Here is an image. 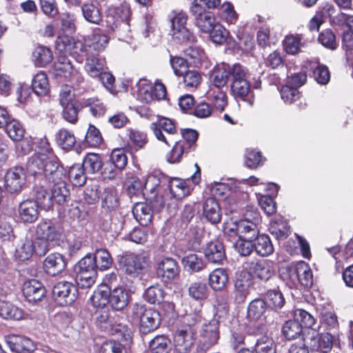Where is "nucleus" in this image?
I'll return each mask as SVG.
<instances>
[{
    "label": "nucleus",
    "instance_id": "nucleus-18",
    "mask_svg": "<svg viewBox=\"0 0 353 353\" xmlns=\"http://www.w3.org/2000/svg\"><path fill=\"white\" fill-rule=\"evenodd\" d=\"M6 341L10 350L17 353H30L34 350L32 341L23 336L8 335Z\"/></svg>",
    "mask_w": 353,
    "mask_h": 353
},
{
    "label": "nucleus",
    "instance_id": "nucleus-64",
    "mask_svg": "<svg viewBox=\"0 0 353 353\" xmlns=\"http://www.w3.org/2000/svg\"><path fill=\"white\" fill-rule=\"evenodd\" d=\"M172 39L177 43L194 42L195 37L188 27L171 30Z\"/></svg>",
    "mask_w": 353,
    "mask_h": 353
},
{
    "label": "nucleus",
    "instance_id": "nucleus-53",
    "mask_svg": "<svg viewBox=\"0 0 353 353\" xmlns=\"http://www.w3.org/2000/svg\"><path fill=\"white\" fill-rule=\"evenodd\" d=\"M92 259L96 264L97 268L100 270L109 268L112 263V257L105 250H98L94 255L92 256Z\"/></svg>",
    "mask_w": 353,
    "mask_h": 353
},
{
    "label": "nucleus",
    "instance_id": "nucleus-49",
    "mask_svg": "<svg viewBox=\"0 0 353 353\" xmlns=\"http://www.w3.org/2000/svg\"><path fill=\"white\" fill-rule=\"evenodd\" d=\"M62 117L70 123L75 124L78 121V114L81 109L79 102L62 105Z\"/></svg>",
    "mask_w": 353,
    "mask_h": 353
},
{
    "label": "nucleus",
    "instance_id": "nucleus-4",
    "mask_svg": "<svg viewBox=\"0 0 353 353\" xmlns=\"http://www.w3.org/2000/svg\"><path fill=\"white\" fill-rule=\"evenodd\" d=\"M123 270L128 274L136 276L148 265V258L144 254H125L119 260Z\"/></svg>",
    "mask_w": 353,
    "mask_h": 353
},
{
    "label": "nucleus",
    "instance_id": "nucleus-60",
    "mask_svg": "<svg viewBox=\"0 0 353 353\" xmlns=\"http://www.w3.org/2000/svg\"><path fill=\"white\" fill-rule=\"evenodd\" d=\"M185 54L187 56L190 63L195 67H199L203 60L205 58V55L203 50L197 46H190L185 51Z\"/></svg>",
    "mask_w": 353,
    "mask_h": 353
},
{
    "label": "nucleus",
    "instance_id": "nucleus-29",
    "mask_svg": "<svg viewBox=\"0 0 353 353\" xmlns=\"http://www.w3.org/2000/svg\"><path fill=\"white\" fill-rule=\"evenodd\" d=\"M231 90L236 97L247 101L250 105H253L254 97L250 93V84L248 80L232 82Z\"/></svg>",
    "mask_w": 353,
    "mask_h": 353
},
{
    "label": "nucleus",
    "instance_id": "nucleus-45",
    "mask_svg": "<svg viewBox=\"0 0 353 353\" xmlns=\"http://www.w3.org/2000/svg\"><path fill=\"white\" fill-rule=\"evenodd\" d=\"M52 72L57 77L68 78L72 74L73 68L69 60L65 57H61L54 63Z\"/></svg>",
    "mask_w": 353,
    "mask_h": 353
},
{
    "label": "nucleus",
    "instance_id": "nucleus-47",
    "mask_svg": "<svg viewBox=\"0 0 353 353\" xmlns=\"http://www.w3.org/2000/svg\"><path fill=\"white\" fill-rule=\"evenodd\" d=\"M85 172L94 174L102 168V162L99 155L94 153L88 154L84 159L82 164Z\"/></svg>",
    "mask_w": 353,
    "mask_h": 353
},
{
    "label": "nucleus",
    "instance_id": "nucleus-46",
    "mask_svg": "<svg viewBox=\"0 0 353 353\" xmlns=\"http://www.w3.org/2000/svg\"><path fill=\"white\" fill-rule=\"evenodd\" d=\"M302 37L299 34L287 35L283 40V48L288 54H295L300 51L303 46Z\"/></svg>",
    "mask_w": 353,
    "mask_h": 353
},
{
    "label": "nucleus",
    "instance_id": "nucleus-13",
    "mask_svg": "<svg viewBox=\"0 0 353 353\" xmlns=\"http://www.w3.org/2000/svg\"><path fill=\"white\" fill-rule=\"evenodd\" d=\"M36 235L49 242L58 241L61 237L62 230L50 221H41L37 226Z\"/></svg>",
    "mask_w": 353,
    "mask_h": 353
},
{
    "label": "nucleus",
    "instance_id": "nucleus-43",
    "mask_svg": "<svg viewBox=\"0 0 353 353\" xmlns=\"http://www.w3.org/2000/svg\"><path fill=\"white\" fill-rule=\"evenodd\" d=\"M254 351L255 353H276V346L272 338L261 336L256 340Z\"/></svg>",
    "mask_w": 353,
    "mask_h": 353
},
{
    "label": "nucleus",
    "instance_id": "nucleus-9",
    "mask_svg": "<svg viewBox=\"0 0 353 353\" xmlns=\"http://www.w3.org/2000/svg\"><path fill=\"white\" fill-rule=\"evenodd\" d=\"M39 205L35 200L26 199L18 206L17 218L22 223H34L39 218Z\"/></svg>",
    "mask_w": 353,
    "mask_h": 353
},
{
    "label": "nucleus",
    "instance_id": "nucleus-63",
    "mask_svg": "<svg viewBox=\"0 0 353 353\" xmlns=\"http://www.w3.org/2000/svg\"><path fill=\"white\" fill-rule=\"evenodd\" d=\"M221 17L230 24H234L238 19V14L234 10L233 5L230 2H224L220 8Z\"/></svg>",
    "mask_w": 353,
    "mask_h": 353
},
{
    "label": "nucleus",
    "instance_id": "nucleus-31",
    "mask_svg": "<svg viewBox=\"0 0 353 353\" xmlns=\"http://www.w3.org/2000/svg\"><path fill=\"white\" fill-rule=\"evenodd\" d=\"M0 316L5 319L19 321L23 319V311L14 305L0 299Z\"/></svg>",
    "mask_w": 353,
    "mask_h": 353
},
{
    "label": "nucleus",
    "instance_id": "nucleus-20",
    "mask_svg": "<svg viewBox=\"0 0 353 353\" xmlns=\"http://www.w3.org/2000/svg\"><path fill=\"white\" fill-rule=\"evenodd\" d=\"M109 305L115 310H122L129 303V294L123 288L109 290Z\"/></svg>",
    "mask_w": 353,
    "mask_h": 353
},
{
    "label": "nucleus",
    "instance_id": "nucleus-34",
    "mask_svg": "<svg viewBox=\"0 0 353 353\" xmlns=\"http://www.w3.org/2000/svg\"><path fill=\"white\" fill-rule=\"evenodd\" d=\"M267 310V303L262 299H256L248 305V317L252 320H259L264 316Z\"/></svg>",
    "mask_w": 353,
    "mask_h": 353
},
{
    "label": "nucleus",
    "instance_id": "nucleus-58",
    "mask_svg": "<svg viewBox=\"0 0 353 353\" xmlns=\"http://www.w3.org/2000/svg\"><path fill=\"white\" fill-rule=\"evenodd\" d=\"M194 20L196 26L203 32H210L216 26L215 18L210 12H208Z\"/></svg>",
    "mask_w": 353,
    "mask_h": 353
},
{
    "label": "nucleus",
    "instance_id": "nucleus-32",
    "mask_svg": "<svg viewBox=\"0 0 353 353\" xmlns=\"http://www.w3.org/2000/svg\"><path fill=\"white\" fill-rule=\"evenodd\" d=\"M53 56L51 50L46 46H39L32 52V59L35 65L43 67L52 60Z\"/></svg>",
    "mask_w": 353,
    "mask_h": 353
},
{
    "label": "nucleus",
    "instance_id": "nucleus-10",
    "mask_svg": "<svg viewBox=\"0 0 353 353\" xmlns=\"http://www.w3.org/2000/svg\"><path fill=\"white\" fill-rule=\"evenodd\" d=\"M244 270L259 279L264 281L268 280L274 274L272 266L270 261L265 260L252 261L245 263Z\"/></svg>",
    "mask_w": 353,
    "mask_h": 353
},
{
    "label": "nucleus",
    "instance_id": "nucleus-5",
    "mask_svg": "<svg viewBox=\"0 0 353 353\" xmlns=\"http://www.w3.org/2000/svg\"><path fill=\"white\" fill-rule=\"evenodd\" d=\"M150 129L159 141L165 143L168 145H170V139L163 134L162 130L169 136L176 133L175 122L169 118L163 117H159L156 121L151 123Z\"/></svg>",
    "mask_w": 353,
    "mask_h": 353
},
{
    "label": "nucleus",
    "instance_id": "nucleus-12",
    "mask_svg": "<svg viewBox=\"0 0 353 353\" xmlns=\"http://www.w3.org/2000/svg\"><path fill=\"white\" fill-rule=\"evenodd\" d=\"M252 283L250 274L243 270L236 273L234 280L235 299L239 302H243L250 292Z\"/></svg>",
    "mask_w": 353,
    "mask_h": 353
},
{
    "label": "nucleus",
    "instance_id": "nucleus-61",
    "mask_svg": "<svg viewBox=\"0 0 353 353\" xmlns=\"http://www.w3.org/2000/svg\"><path fill=\"white\" fill-rule=\"evenodd\" d=\"M97 276V271L76 272V281L79 287L89 288L95 283Z\"/></svg>",
    "mask_w": 353,
    "mask_h": 353
},
{
    "label": "nucleus",
    "instance_id": "nucleus-25",
    "mask_svg": "<svg viewBox=\"0 0 353 353\" xmlns=\"http://www.w3.org/2000/svg\"><path fill=\"white\" fill-rule=\"evenodd\" d=\"M105 60L95 54H89L85 59V70L92 77H97L106 68Z\"/></svg>",
    "mask_w": 353,
    "mask_h": 353
},
{
    "label": "nucleus",
    "instance_id": "nucleus-23",
    "mask_svg": "<svg viewBox=\"0 0 353 353\" xmlns=\"http://www.w3.org/2000/svg\"><path fill=\"white\" fill-rule=\"evenodd\" d=\"M204 254L212 263H221L225 259L223 245L219 241L208 243L204 249Z\"/></svg>",
    "mask_w": 353,
    "mask_h": 353
},
{
    "label": "nucleus",
    "instance_id": "nucleus-11",
    "mask_svg": "<svg viewBox=\"0 0 353 353\" xmlns=\"http://www.w3.org/2000/svg\"><path fill=\"white\" fill-rule=\"evenodd\" d=\"M52 292L61 304H71L76 299L77 289L71 282H58L54 286Z\"/></svg>",
    "mask_w": 353,
    "mask_h": 353
},
{
    "label": "nucleus",
    "instance_id": "nucleus-1",
    "mask_svg": "<svg viewBox=\"0 0 353 353\" xmlns=\"http://www.w3.org/2000/svg\"><path fill=\"white\" fill-rule=\"evenodd\" d=\"M28 172L31 175H43L49 182L65 178L63 169L59 166L57 157L54 154L32 156L27 164Z\"/></svg>",
    "mask_w": 353,
    "mask_h": 353
},
{
    "label": "nucleus",
    "instance_id": "nucleus-54",
    "mask_svg": "<svg viewBox=\"0 0 353 353\" xmlns=\"http://www.w3.org/2000/svg\"><path fill=\"white\" fill-rule=\"evenodd\" d=\"M85 170L80 164L73 165L69 170L68 176L72 183L75 186H82L85 184L86 177Z\"/></svg>",
    "mask_w": 353,
    "mask_h": 353
},
{
    "label": "nucleus",
    "instance_id": "nucleus-62",
    "mask_svg": "<svg viewBox=\"0 0 353 353\" xmlns=\"http://www.w3.org/2000/svg\"><path fill=\"white\" fill-rule=\"evenodd\" d=\"M298 283H300L305 287H310L312 285V272L309 265L307 263L304 261H301L299 274H298Z\"/></svg>",
    "mask_w": 353,
    "mask_h": 353
},
{
    "label": "nucleus",
    "instance_id": "nucleus-15",
    "mask_svg": "<svg viewBox=\"0 0 353 353\" xmlns=\"http://www.w3.org/2000/svg\"><path fill=\"white\" fill-rule=\"evenodd\" d=\"M261 221V216L257 214H255L252 221H239V238L255 240L259 234V225Z\"/></svg>",
    "mask_w": 353,
    "mask_h": 353
},
{
    "label": "nucleus",
    "instance_id": "nucleus-17",
    "mask_svg": "<svg viewBox=\"0 0 353 353\" xmlns=\"http://www.w3.org/2000/svg\"><path fill=\"white\" fill-rule=\"evenodd\" d=\"M157 275L165 282L174 280L179 274V268L175 260L163 259L157 266Z\"/></svg>",
    "mask_w": 353,
    "mask_h": 353
},
{
    "label": "nucleus",
    "instance_id": "nucleus-14",
    "mask_svg": "<svg viewBox=\"0 0 353 353\" xmlns=\"http://www.w3.org/2000/svg\"><path fill=\"white\" fill-rule=\"evenodd\" d=\"M219 339V325L216 321L204 324L201 332L200 343L204 349L216 344Z\"/></svg>",
    "mask_w": 353,
    "mask_h": 353
},
{
    "label": "nucleus",
    "instance_id": "nucleus-19",
    "mask_svg": "<svg viewBox=\"0 0 353 353\" xmlns=\"http://www.w3.org/2000/svg\"><path fill=\"white\" fill-rule=\"evenodd\" d=\"M45 288L42 283L36 279L26 281L23 286V293L29 302L41 301L45 296Z\"/></svg>",
    "mask_w": 353,
    "mask_h": 353
},
{
    "label": "nucleus",
    "instance_id": "nucleus-39",
    "mask_svg": "<svg viewBox=\"0 0 353 353\" xmlns=\"http://www.w3.org/2000/svg\"><path fill=\"white\" fill-rule=\"evenodd\" d=\"M312 341V348L323 353L330 352L333 345V337L330 333H323L314 338Z\"/></svg>",
    "mask_w": 353,
    "mask_h": 353
},
{
    "label": "nucleus",
    "instance_id": "nucleus-21",
    "mask_svg": "<svg viewBox=\"0 0 353 353\" xmlns=\"http://www.w3.org/2000/svg\"><path fill=\"white\" fill-rule=\"evenodd\" d=\"M65 178L54 180V181L49 182V188L51 190V198L52 204L54 202L58 204H62L66 201L69 196V190L65 181Z\"/></svg>",
    "mask_w": 353,
    "mask_h": 353
},
{
    "label": "nucleus",
    "instance_id": "nucleus-3",
    "mask_svg": "<svg viewBox=\"0 0 353 353\" xmlns=\"http://www.w3.org/2000/svg\"><path fill=\"white\" fill-rule=\"evenodd\" d=\"M137 85V98L143 103H150L155 100L159 101L165 99L166 96L165 86L160 82H156L153 85L147 80H140Z\"/></svg>",
    "mask_w": 353,
    "mask_h": 353
},
{
    "label": "nucleus",
    "instance_id": "nucleus-50",
    "mask_svg": "<svg viewBox=\"0 0 353 353\" xmlns=\"http://www.w3.org/2000/svg\"><path fill=\"white\" fill-rule=\"evenodd\" d=\"M188 293L192 299L201 301L208 296V288L205 283L201 281H195L190 285Z\"/></svg>",
    "mask_w": 353,
    "mask_h": 353
},
{
    "label": "nucleus",
    "instance_id": "nucleus-36",
    "mask_svg": "<svg viewBox=\"0 0 353 353\" xmlns=\"http://www.w3.org/2000/svg\"><path fill=\"white\" fill-rule=\"evenodd\" d=\"M301 261L296 263H290L281 267L279 270L280 276L283 280L290 281L296 285L298 283L299 274V268Z\"/></svg>",
    "mask_w": 353,
    "mask_h": 353
},
{
    "label": "nucleus",
    "instance_id": "nucleus-55",
    "mask_svg": "<svg viewBox=\"0 0 353 353\" xmlns=\"http://www.w3.org/2000/svg\"><path fill=\"white\" fill-rule=\"evenodd\" d=\"M192 152L180 141H176L168 155V161L171 163L181 161L183 154Z\"/></svg>",
    "mask_w": 353,
    "mask_h": 353
},
{
    "label": "nucleus",
    "instance_id": "nucleus-44",
    "mask_svg": "<svg viewBox=\"0 0 353 353\" xmlns=\"http://www.w3.org/2000/svg\"><path fill=\"white\" fill-rule=\"evenodd\" d=\"M32 87L37 95H45L48 92L49 83L46 73L39 72L32 79Z\"/></svg>",
    "mask_w": 353,
    "mask_h": 353
},
{
    "label": "nucleus",
    "instance_id": "nucleus-6",
    "mask_svg": "<svg viewBox=\"0 0 353 353\" xmlns=\"http://www.w3.org/2000/svg\"><path fill=\"white\" fill-rule=\"evenodd\" d=\"M194 343L192 327L176 330L173 338L174 350L176 353H190Z\"/></svg>",
    "mask_w": 353,
    "mask_h": 353
},
{
    "label": "nucleus",
    "instance_id": "nucleus-57",
    "mask_svg": "<svg viewBox=\"0 0 353 353\" xmlns=\"http://www.w3.org/2000/svg\"><path fill=\"white\" fill-rule=\"evenodd\" d=\"M144 297L152 304H159L163 300L164 291L159 285H152L145 291Z\"/></svg>",
    "mask_w": 353,
    "mask_h": 353
},
{
    "label": "nucleus",
    "instance_id": "nucleus-52",
    "mask_svg": "<svg viewBox=\"0 0 353 353\" xmlns=\"http://www.w3.org/2000/svg\"><path fill=\"white\" fill-rule=\"evenodd\" d=\"M170 341L163 335L154 337L150 343L151 353H168Z\"/></svg>",
    "mask_w": 353,
    "mask_h": 353
},
{
    "label": "nucleus",
    "instance_id": "nucleus-22",
    "mask_svg": "<svg viewBox=\"0 0 353 353\" xmlns=\"http://www.w3.org/2000/svg\"><path fill=\"white\" fill-rule=\"evenodd\" d=\"M46 272L51 276H55L62 272L65 268V262L61 254L53 253L49 254L43 263Z\"/></svg>",
    "mask_w": 353,
    "mask_h": 353
},
{
    "label": "nucleus",
    "instance_id": "nucleus-42",
    "mask_svg": "<svg viewBox=\"0 0 353 353\" xmlns=\"http://www.w3.org/2000/svg\"><path fill=\"white\" fill-rule=\"evenodd\" d=\"M302 325L299 322L294 320L287 321L282 327V332L283 336L288 340H293L302 334Z\"/></svg>",
    "mask_w": 353,
    "mask_h": 353
},
{
    "label": "nucleus",
    "instance_id": "nucleus-37",
    "mask_svg": "<svg viewBox=\"0 0 353 353\" xmlns=\"http://www.w3.org/2000/svg\"><path fill=\"white\" fill-rule=\"evenodd\" d=\"M169 188L172 195L178 199H182L190 194V188L188 186L185 181L179 179L173 178L169 181Z\"/></svg>",
    "mask_w": 353,
    "mask_h": 353
},
{
    "label": "nucleus",
    "instance_id": "nucleus-41",
    "mask_svg": "<svg viewBox=\"0 0 353 353\" xmlns=\"http://www.w3.org/2000/svg\"><path fill=\"white\" fill-rule=\"evenodd\" d=\"M255 240H256V242L254 248L259 255L265 256L270 255L273 252V245L268 236L265 234L258 235Z\"/></svg>",
    "mask_w": 353,
    "mask_h": 353
},
{
    "label": "nucleus",
    "instance_id": "nucleus-28",
    "mask_svg": "<svg viewBox=\"0 0 353 353\" xmlns=\"http://www.w3.org/2000/svg\"><path fill=\"white\" fill-rule=\"evenodd\" d=\"M206 95L216 110L221 112L224 110L228 105V97L223 89H219L216 87H210Z\"/></svg>",
    "mask_w": 353,
    "mask_h": 353
},
{
    "label": "nucleus",
    "instance_id": "nucleus-2",
    "mask_svg": "<svg viewBox=\"0 0 353 353\" xmlns=\"http://www.w3.org/2000/svg\"><path fill=\"white\" fill-rule=\"evenodd\" d=\"M132 315L134 319L139 320V330L144 334L156 330L161 323L159 313L152 307H147L144 304H133Z\"/></svg>",
    "mask_w": 353,
    "mask_h": 353
},
{
    "label": "nucleus",
    "instance_id": "nucleus-26",
    "mask_svg": "<svg viewBox=\"0 0 353 353\" xmlns=\"http://www.w3.org/2000/svg\"><path fill=\"white\" fill-rule=\"evenodd\" d=\"M229 317V305L224 296H217L214 305V315L211 321H216L219 325L225 323Z\"/></svg>",
    "mask_w": 353,
    "mask_h": 353
},
{
    "label": "nucleus",
    "instance_id": "nucleus-51",
    "mask_svg": "<svg viewBox=\"0 0 353 353\" xmlns=\"http://www.w3.org/2000/svg\"><path fill=\"white\" fill-rule=\"evenodd\" d=\"M56 140L58 145L63 150L72 148L76 143L74 134L65 129H61L57 133Z\"/></svg>",
    "mask_w": 353,
    "mask_h": 353
},
{
    "label": "nucleus",
    "instance_id": "nucleus-38",
    "mask_svg": "<svg viewBox=\"0 0 353 353\" xmlns=\"http://www.w3.org/2000/svg\"><path fill=\"white\" fill-rule=\"evenodd\" d=\"M81 12L84 19L91 23L99 24L102 21L99 9L92 3H83L81 6Z\"/></svg>",
    "mask_w": 353,
    "mask_h": 353
},
{
    "label": "nucleus",
    "instance_id": "nucleus-35",
    "mask_svg": "<svg viewBox=\"0 0 353 353\" xmlns=\"http://www.w3.org/2000/svg\"><path fill=\"white\" fill-rule=\"evenodd\" d=\"M34 253V242L26 237L20 241L16 248L14 256L21 261L29 259Z\"/></svg>",
    "mask_w": 353,
    "mask_h": 353
},
{
    "label": "nucleus",
    "instance_id": "nucleus-59",
    "mask_svg": "<svg viewBox=\"0 0 353 353\" xmlns=\"http://www.w3.org/2000/svg\"><path fill=\"white\" fill-rule=\"evenodd\" d=\"M185 268L192 272H196L203 270L205 263L203 260L195 254H191L183 259Z\"/></svg>",
    "mask_w": 353,
    "mask_h": 353
},
{
    "label": "nucleus",
    "instance_id": "nucleus-24",
    "mask_svg": "<svg viewBox=\"0 0 353 353\" xmlns=\"http://www.w3.org/2000/svg\"><path fill=\"white\" fill-rule=\"evenodd\" d=\"M203 214L205 218L212 224L220 222L221 219V208L216 199L208 198L205 200Z\"/></svg>",
    "mask_w": 353,
    "mask_h": 353
},
{
    "label": "nucleus",
    "instance_id": "nucleus-7",
    "mask_svg": "<svg viewBox=\"0 0 353 353\" xmlns=\"http://www.w3.org/2000/svg\"><path fill=\"white\" fill-rule=\"evenodd\" d=\"M26 175L21 167H14L7 171L4 176V185L10 193L19 192L25 185Z\"/></svg>",
    "mask_w": 353,
    "mask_h": 353
},
{
    "label": "nucleus",
    "instance_id": "nucleus-40",
    "mask_svg": "<svg viewBox=\"0 0 353 353\" xmlns=\"http://www.w3.org/2000/svg\"><path fill=\"white\" fill-rule=\"evenodd\" d=\"M4 128L8 136L12 141H21L25 134V129L19 121L10 119Z\"/></svg>",
    "mask_w": 353,
    "mask_h": 353
},
{
    "label": "nucleus",
    "instance_id": "nucleus-27",
    "mask_svg": "<svg viewBox=\"0 0 353 353\" xmlns=\"http://www.w3.org/2000/svg\"><path fill=\"white\" fill-rule=\"evenodd\" d=\"M228 282V274L223 268H216L209 274V285L215 291L222 290L226 286Z\"/></svg>",
    "mask_w": 353,
    "mask_h": 353
},
{
    "label": "nucleus",
    "instance_id": "nucleus-16",
    "mask_svg": "<svg viewBox=\"0 0 353 353\" xmlns=\"http://www.w3.org/2000/svg\"><path fill=\"white\" fill-rule=\"evenodd\" d=\"M122 10L119 7H110L108 10L105 23L108 31L121 32L123 29L128 30L129 26L123 21L120 16Z\"/></svg>",
    "mask_w": 353,
    "mask_h": 353
},
{
    "label": "nucleus",
    "instance_id": "nucleus-8",
    "mask_svg": "<svg viewBox=\"0 0 353 353\" xmlns=\"http://www.w3.org/2000/svg\"><path fill=\"white\" fill-rule=\"evenodd\" d=\"M97 321L100 323H110V331L112 335H115L118 340L125 342L124 345L131 343L132 332L126 325L122 323L112 324L108 313L103 312L97 316Z\"/></svg>",
    "mask_w": 353,
    "mask_h": 353
},
{
    "label": "nucleus",
    "instance_id": "nucleus-56",
    "mask_svg": "<svg viewBox=\"0 0 353 353\" xmlns=\"http://www.w3.org/2000/svg\"><path fill=\"white\" fill-rule=\"evenodd\" d=\"M109 290L105 289L104 286H101L94 290L90 298L92 304L95 307H104L109 303Z\"/></svg>",
    "mask_w": 353,
    "mask_h": 353
},
{
    "label": "nucleus",
    "instance_id": "nucleus-30",
    "mask_svg": "<svg viewBox=\"0 0 353 353\" xmlns=\"http://www.w3.org/2000/svg\"><path fill=\"white\" fill-rule=\"evenodd\" d=\"M119 204V194L114 187L104 188L101 194V206L103 209L111 210L116 209Z\"/></svg>",
    "mask_w": 353,
    "mask_h": 353
},
{
    "label": "nucleus",
    "instance_id": "nucleus-33",
    "mask_svg": "<svg viewBox=\"0 0 353 353\" xmlns=\"http://www.w3.org/2000/svg\"><path fill=\"white\" fill-rule=\"evenodd\" d=\"M134 218L141 225H147L152 221V210L149 205L145 203H137L132 210Z\"/></svg>",
    "mask_w": 353,
    "mask_h": 353
},
{
    "label": "nucleus",
    "instance_id": "nucleus-48",
    "mask_svg": "<svg viewBox=\"0 0 353 353\" xmlns=\"http://www.w3.org/2000/svg\"><path fill=\"white\" fill-rule=\"evenodd\" d=\"M35 197L37 204L44 210H48L52 207L51 192H48L43 185L35 188Z\"/></svg>",
    "mask_w": 353,
    "mask_h": 353
}]
</instances>
